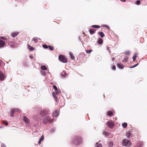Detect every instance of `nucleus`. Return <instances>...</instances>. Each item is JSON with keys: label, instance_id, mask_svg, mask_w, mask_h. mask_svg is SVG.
<instances>
[{"label": "nucleus", "instance_id": "obj_7", "mask_svg": "<svg viewBox=\"0 0 147 147\" xmlns=\"http://www.w3.org/2000/svg\"><path fill=\"white\" fill-rule=\"evenodd\" d=\"M50 120V117L49 116L47 117L44 119L43 123L45 124H46Z\"/></svg>", "mask_w": 147, "mask_h": 147}, {"label": "nucleus", "instance_id": "obj_44", "mask_svg": "<svg viewBox=\"0 0 147 147\" xmlns=\"http://www.w3.org/2000/svg\"><path fill=\"white\" fill-rule=\"evenodd\" d=\"M105 27L107 28V29H109V27L108 26L105 25Z\"/></svg>", "mask_w": 147, "mask_h": 147}, {"label": "nucleus", "instance_id": "obj_27", "mask_svg": "<svg viewBox=\"0 0 147 147\" xmlns=\"http://www.w3.org/2000/svg\"><path fill=\"white\" fill-rule=\"evenodd\" d=\"M48 48H49V49L51 51H53L54 49L53 47L50 45H49Z\"/></svg>", "mask_w": 147, "mask_h": 147}, {"label": "nucleus", "instance_id": "obj_6", "mask_svg": "<svg viewBox=\"0 0 147 147\" xmlns=\"http://www.w3.org/2000/svg\"><path fill=\"white\" fill-rule=\"evenodd\" d=\"M49 111L47 109H43L41 111L40 116H42L43 115H47L49 113Z\"/></svg>", "mask_w": 147, "mask_h": 147}, {"label": "nucleus", "instance_id": "obj_17", "mask_svg": "<svg viewBox=\"0 0 147 147\" xmlns=\"http://www.w3.org/2000/svg\"><path fill=\"white\" fill-rule=\"evenodd\" d=\"M60 93V91L57 90V91H55V92H54L52 93L53 95L55 96L56 95L59 94Z\"/></svg>", "mask_w": 147, "mask_h": 147}, {"label": "nucleus", "instance_id": "obj_34", "mask_svg": "<svg viewBox=\"0 0 147 147\" xmlns=\"http://www.w3.org/2000/svg\"><path fill=\"white\" fill-rule=\"evenodd\" d=\"M124 53L126 55H129L130 54V52L129 51H125Z\"/></svg>", "mask_w": 147, "mask_h": 147}, {"label": "nucleus", "instance_id": "obj_41", "mask_svg": "<svg viewBox=\"0 0 147 147\" xmlns=\"http://www.w3.org/2000/svg\"><path fill=\"white\" fill-rule=\"evenodd\" d=\"M112 69H113L114 70H115L116 69V67L115 65H113L112 66Z\"/></svg>", "mask_w": 147, "mask_h": 147}, {"label": "nucleus", "instance_id": "obj_42", "mask_svg": "<svg viewBox=\"0 0 147 147\" xmlns=\"http://www.w3.org/2000/svg\"><path fill=\"white\" fill-rule=\"evenodd\" d=\"M138 65V63H137V64H135V65H134L131 66V68H134V67H136V66H137Z\"/></svg>", "mask_w": 147, "mask_h": 147}, {"label": "nucleus", "instance_id": "obj_19", "mask_svg": "<svg viewBox=\"0 0 147 147\" xmlns=\"http://www.w3.org/2000/svg\"><path fill=\"white\" fill-rule=\"evenodd\" d=\"M5 77L4 75L3 74H0V80H3Z\"/></svg>", "mask_w": 147, "mask_h": 147}, {"label": "nucleus", "instance_id": "obj_29", "mask_svg": "<svg viewBox=\"0 0 147 147\" xmlns=\"http://www.w3.org/2000/svg\"><path fill=\"white\" fill-rule=\"evenodd\" d=\"M128 58L127 57H125L124 58L123 60V62H126L127 61Z\"/></svg>", "mask_w": 147, "mask_h": 147}, {"label": "nucleus", "instance_id": "obj_5", "mask_svg": "<svg viewBox=\"0 0 147 147\" xmlns=\"http://www.w3.org/2000/svg\"><path fill=\"white\" fill-rule=\"evenodd\" d=\"M107 126L111 128L114 126V124L113 122L108 121L106 123V124Z\"/></svg>", "mask_w": 147, "mask_h": 147}, {"label": "nucleus", "instance_id": "obj_32", "mask_svg": "<svg viewBox=\"0 0 147 147\" xmlns=\"http://www.w3.org/2000/svg\"><path fill=\"white\" fill-rule=\"evenodd\" d=\"M42 46L44 49H47L48 47V46L46 45H43Z\"/></svg>", "mask_w": 147, "mask_h": 147}, {"label": "nucleus", "instance_id": "obj_25", "mask_svg": "<svg viewBox=\"0 0 147 147\" xmlns=\"http://www.w3.org/2000/svg\"><path fill=\"white\" fill-rule=\"evenodd\" d=\"M127 126V124L126 123H124L122 124V126L123 128H125Z\"/></svg>", "mask_w": 147, "mask_h": 147}, {"label": "nucleus", "instance_id": "obj_38", "mask_svg": "<svg viewBox=\"0 0 147 147\" xmlns=\"http://www.w3.org/2000/svg\"><path fill=\"white\" fill-rule=\"evenodd\" d=\"M92 51V50L90 49V50H87L86 51V52L87 53H90Z\"/></svg>", "mask_w": 147, "mask_h": 147}, {"label": "nucleus", "instance_id": "obj_40", "mask_svg": "<svg viewBox=\"0 0 147 147\" xmlns=\"http://www.w3.org/2000/svg\"><path fill=\"white\" fill-rule=\"evenodd\" d=\"M0 38L2 39L6 40L7 38L5 36H1Z\"/></svg>", "mask_w": 147, "mask_h": 147}, {"label": "nucleus", "instance_id": "obj_20", "mask_svg": "<svg viewBox=\"0 0 147 147\" xmlns=\"http://www.w3.org/2000/svg\"><path fill=\"white\" fill-rule=\"evenodd\" d=\"M27 46L28 48V49H29L31 50L32 51L34 50V49L33 47L29 45L28 44Z\"/></svg>", "mask_w": 147, "mask_h": 147}, {"label": "nucleus", "instance_id": "obj_37", "mask_svg": "<svg viewBox=\"0 0 147 147\" xmlns=\"http://www.w3.org/2000/svg\"><path fill=\"white\" fill-rule=\"evenodd\" d=\"M53 88L55 90V91H57L58 89L56 86H55V85H53Z\"/></svg>", "mask_w": 147, "mask_h": 147}, {"label": "nucleus", "instance_id": "obj_11", "mask_svg": "<svg viewBox=\"0 0 147 147\" xmlns=\"http://www.w3.org/2000/svg\"><path fill=\"white\" fill-rule=\"evenodd\" d=\"M143 145L142 143V142H138L136 146L133 147H141Z\"/></svg>", "mask_w": 147, "mask_h": 147}, {"label": "nucleus", "instance_id": "obj_31", "mask_svg": "<svg viewBox=\"0 0 147 147\" xmlns=\"http://www.w3.org/2000/svg\"><path fill=\"white\" fill-rule=\"evenodd\" d=\"M103 134L104 135H105L106 136H108L109 134V133L107 131H104L103 132Z\"/></svg>", "mask_w": 147, "mask_h": 147}, {"label": "nucleus", "instance_id": "obj_39", "mask_svg": "<svg viewBox=\"0 0 147 147\" xmlns=\"http://www.w3.org/2000/svg\"><path fill=\"white\" fill-rule=\"evenodd\" d=\"M44 138V136L43 135H42L40 138V139L39 140H40V141H42Z\"/></svg>", "mask_w": 147, "mask_h": 147}, {"label": "nucleus", "instance_id": "obj_35", "mask_svg": "<svg viewBox=\"0 0 147 147\" xmlns=\"http://www.w3.org/2000/svg\"><path fill=\"white\" fill-rule=\"evenodd\" d=\"M96 147H102V146L101 144H98L97 143L96 144Z\"/></svg>", "mask_w": 147, "mask_h": 147}, {"label": "nucleus", "instance_id": "obj_2", "mask_svg": "<svg viewBox=\"0 0 147 147\" xmlns=\"http://www.w3.org/2000/svg\"><path fill=\"white\" fill-rule=\"evenodd\" d=\"M123 142L122 143L123 145L127 147H129L131 144L130 140H127L126 139H124L123 140Z\"/></svg>", "mask_w": 147, "mask_h": 147}, {"label": "nucleus", "instance_id": "obj_15", "mask_svg": "<svg viewBox=\"0 0 147 147\" xmlns=\"http://www.w3.org/2000/svg\"><path fill=\"white\" fill-rule=\"evenodd\" d=\"M117 66L119 68L122 69L124 68L123 65L121 63H118L117 65Z\"/></svg>", "mask_w": 147, "mask_h": 147}, {"label": "nucleus", "instance_id": "obj_10", "mask_svg": "<svg viewBox=\"0 0 147 147\" xmlns=\"http://www.w3.org/2000/svg\"><path fill=\"white\" fill-rule=\"evenodd\" d=\"M5 44V43L4 41L0 39V48L3 47Z\"/></svg>", "mask_w": 147, "mask_h": 147}, {"label": "nucleus", "instance_id": "obj_14", "mask_svg": "<svg viewBox=\"0 0 147 147\" xmlns=\"http://www.w3.org/2000/svg\"><path fill=\"white\" fill-rule=\"evenodd\" d=\"M96 31V30L92 29H90L89 30V31L90 34L91 35H92L95 33Z\"/></svg>", "mask_w": 147, "mask_h": 147}, {"label": "nucleus", "instance_id": "obj_46", "mask_svg": "<svg viewBox=\"0 0 147 147\" xmlns=\"http://www.w3.org/2000/svg\"><path fill=\"white\" fill-rule=\"evenodd\" d=\"M121 1L123 2H125L126 0H120Z\"/></svg>", "mask_w": 147, "mask_h": 147}, {"label": "nucleus", "instance_id": "obj_24", "mask_svg": "<svg viewBox=\"0 0 147 147\" xmlns=\"http://www.w3.org/2000/svg\"><path fill=\"white\" fill-rule=\"evenodd\" d=\"M91 27L94 28H98L100 27L99 26L97 25H93Z\"/></svg>", "mask_w": 147, "mask_h": 147}, {"label": "nucleus", "instance_id": "obj_45", "mask_svg": "<svg viewBox=\"0 0 147 147\" xmlns=\"http://www.w3.org/2000/svg\"><path fill=\"white\" fill-rule=\"evenodd\" d=\"M41 141H40V140H39V141L38 142V143L39 145H40L41 144Z\"/></svg>", "mask_w": 147, "mask_h": 147}, {"label": "nucleus", "instance_id": "obj_4", "mask_svg": "<svg viewBox=\"0 0 147 147\" xmlns=\"http://www.w3.org/2000/svg\"><path fill=\"white\" fill-rule=\"evenodd\" d=\"M18 112L19 113L21 112V111L17 108L12 109L10 111V114L11 116L13 117L15 112Z\"/></svg>", "mask_w": 147, "mask_h": 147}, {"label": "nucleus", "instance_id": "obj_8", "mask_svg": "<svg viewBox=\"0 0 147 147\" xmlns=\"http://www.w3.org/2000/svg\"><path fill=\"white\" fill-rule=\"evenodd\" d=\"M23 120L26 124H28L30 123L29 119L26 117H24L23 118Z\"/></svg>", "mask_w": 147, "mask_h": 147}, {"label": "nucleus", "instance_id": "obj_1", "mask_svg": "<svg viewBox=\"0 0 147 147\" xmlns=\"http://www.w3.org/2000/svg\"><path fill=\"white\" fill-rule=\"evenodd\" d=\"M82 138L80 136H76L73 140V143L75 145H78L82 142Z\"/></svg>", "mask_w": 147, "mask_h": 147}, {"label": "nucleus", "instance_id": "obj_48", "mask_svg": "<svg viewBox=\"0 0 147 147\" xmlns=\"http://www.w3.org/2000/svg\"><path fill=\"white\" fill-rule=\"evenodd\" d=\"M32 56H30V58H32Z\"/></svg>", "mask_w": 147, "mask_h": 147}, {"label": "nucleus", "instance_id": "obj_28", "mask_svg": "<svg viewBox=\"0 0 147 147\" xmlns=\"http://www.w3.org/2000/svg\"><path fill=\"white\" fill-rule=\"evenodd\" d=\"M126 135L128 138H129L131 135V133L130 132H128L126 134Z\"/></svg>", "mask_w": 147, "mask_h": 147}, {"label": "nucleus", "instance_id": "obj_47", "mask_svg": "<svg viewBox=\"0 0 147 147\" xmlns=\"http://www.w3.org/2000/svg\"><path fill=\"white\" fill-rule=\"evenodd\" d=\"M2 63V61L0 60V65H1Z\"/></svg>", "mask_w": 147, "mask_h": 147}, {"label": "nucleus", "instance_id": "obj_9", "mask_svg": "<svg viewBox=\"0 0 147 147\" xmlns=\"http://www.w3.org/2000/svg\"><path fill=\"white\" fill-rule=\"evenodd\" d=\"M106 115L108 116H112L113 115V113L112 111H107Z\"/></svg>", "mask_w": 147, "mask_h": 147}, {"label": "nucleus", "instance_id": "obj_49", "mask_svg": "<svg viewBox=\"0 0 147 147\" xmlns=\"http://www.w3.org/2000/svg\"><path fill=\"white\" fill-rule=\"evenodd\" d=\"M83 34H84V33H83ZM84 35H85V34H84Z\"/></svg>", "mask_w": 147, "mask_h": 147}, {"label": "nucleus", "instance_id": "obj_26", "mask_svg": "<svg viewBox=\"0 0 147 147\" xmlns=\"http://www.w3.org/2000/svg\"><path fill=\"white\" fill-rule=\"evenodd\" d=\"M137 54H134V56L133 57V61H134L136 60V58L137 57Z\"/></svg>", "mask_w": 147, "mask_h": 147}, {"label": "nucleus", "instance_id": "obj_12", "mask_svg": "<svg viewBox=\"0 0 147 147\" xmlns=\"http://www.w3.org/2000/svg\"><path fill=\"white\" fill-rule=\"evenodd\" d=\"M58 115L59 113L57 110H55L53 111V116L56 117Z\"/></svg>", "mask_w": 147, "mask_h": 147}, {"label": "nucleus", "instance_id": "obj_30", "mask_svg": "<svg viewBox=\"0 0 147 147\" xmlns=\"http://www.w3.org/2000/svg\"><path fill=\"white\" fill-rule=\"evenodd\" d=\"M38 39L37 38H35V37H34V38L33 39V41H34V42H36V43L37 42H38Z\"/></svg>", "mask_w": 147, "mask_h": 147}, {"label": "nucleus", "instance_id": "obj_18", "mask_svg": "<svg viewBox=\"0 0 147 147\" xmlns=\"http://www.w3.org/2000/svg\"><path fill=\"white\" fill-rule=\"evenodd\" d=\"M98 33L101 37H103L105 36V34L102 32H98Z\"/></svg>", "mask_w": 147, "mask_h": 147}, {"label": "nucleus", "instance_id": "obj_21", "mask_svg": "<svg viewBox=\"0 0 147 147\" xmlns=\"http://www.w3.org/2000/svg\"><path fill=\"white\" fill-rule=\"evenodd\" d=\"M41 69L43 70H47V67L45 65H42L41 66Z\"/></svg>", "mask_w": 147, "mask_h": 147}, {"label": "nucleus", "instance_id": "obj_13", "mask_svg": "<svg viewBox=\"0 0 147 147\" xmlns=\"http://www.w3.org/2000/svg\"><path fill=\"white\" fill-rule=\"evenodd\" d=\"M19 32H14L11 33V35L13 37H15L17 36Z\"/></svg>", "mask_w": 147, "mask_h": 147}, {"label": "nucleus", "instance_id": "obj_23", "mask_svg": "<svg viewBox=\"0 0 147 147\" xmlns=\"http://www.w3.org/2000/svg\"><path fill=\"white\" fill-rule=\"evenodd\" d=\"M113 145V142L112 141H110L109 143V147H111Z\"/></svg>", "mask_w": 147, "mask_h": 147}, {"label": "nucleus", "instance_id": "obj_43", "mask_svg": "<svg viewBox=\"0 0 147 147\" xmlns=\"http://www.w3.org/2000/svg\"><path fill=\"white\" fill-rule=\"evenodd\" d=\"M41 74L42 75H45V73L43 71H41Z\"/></svg>", "mask_w": 147, "mask_h": 147}, {"label": "nucleus", "instance_id": "obj_33", "mask_svg": "<svg viewBox=\"0 0 147 147\" xmlns=\"http://www.w3.org/2000/svg\"><path fill=\"white\" fill-rule=\"evenodd\" d=\"M140 1L139 0H137L136 1V4L139 5H140Z\"/></svg>", "mask_w": 147, "mask_h": 147}, {"label": "nucleus", "instance_id": "obj_16", "mask_svg": "<svg viewBox=\"0 0 147 147\" xmlns=\"http://www.w3.org/2000/svg\"><path fill=\"white\" fill-rule=\"evenodd\" d=\"M97 43L99 45H101L103 43V40L101 38H99L97 40Z\"/></svg>", "mask_w": 147, "mask_h": 147}, {"label": "nucleus", "instance_id": "obj_3", "mask_svg": "<svg viewBox=\"0 0 147 147\" xmlns=\"http://www.w3.org/2000/svg\"><path fill=\"white\" fill-rule=\"evenodd\" d=\"M59 59L60 61L63 63H66L68 61L67 58L63 55H59Z\"/></svg>", "mask_w": 147, "mask_h": 147}, {"label": "nucleus", "instance_id": "obj_36", "mask_svg": "<svg viewBox=\"0 0 147 147\" xmlns=\"http://www.w3.org/2000/svg\"><path fill=\"white\" fill-rule=\"evenodd\" d=\"M2 123L4 124H5L6 126H7L8 125V123L5 121H3Z\"/></svg>", "mask_w": 147, "mask_h": 147}, {"label": "nucleus", "instance_id": "obj_22", "mask_svg": "<svg viewBox=\"0 0 147 147\" xmlns=\"http://www.w3.org/2000/svg\"><path fill=\"white\" fill-rule=\"evenodd\" d=\"M69 54L70 57V58L72 60H74L75 59V57L73 56V54L71 53H69Z\"/></svg>", "mask_w": 147, "mask_h": 147}]
</instances>
